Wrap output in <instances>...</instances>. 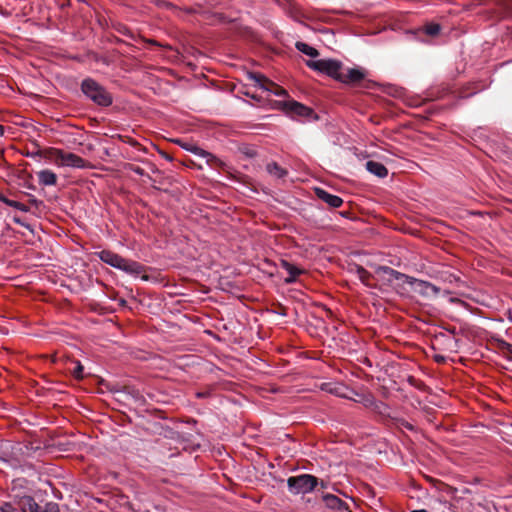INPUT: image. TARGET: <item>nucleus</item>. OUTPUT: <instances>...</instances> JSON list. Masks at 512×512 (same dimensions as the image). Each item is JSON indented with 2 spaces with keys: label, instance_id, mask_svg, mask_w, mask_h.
I'll return each instance as SVG.
<instances>
[{
  "label": "nucleus",
  "instance_id": "1",
  "mask_svg": "<svg viewBox=\"0 0 512 512\" xmlns=\"http://www.w3.org/2000/svg\"><path fill=\"white\" fill-rule=\"evenodd\" d=\"M97 255L102 262L124 271L127 274L140 276L145 272V267L139 262L126 259L110 250H102L98 252Z\"/></svg>",
  "mask_w": 512,
  "mask_h": 512
},
{
  "label": "nucleus",
  "instance_id": "2",
  "mask_svg": "<svg viewBox=\"0 0 512 512\" xmlns=\"http://www.w3.org/2000/svg\"><path fill=\"white\" fill-rule=\"evenodd\" d=\"M81 90L94 103L100 106H109L112 104V96L109 92L106 91L104 87H102L95 80L88 78L83 80L81 84Z\"/></svg>",
  "mask_w": 512,
  "mask_h": 512
},
{
  "label": "nucleus",
  "instance_id": "3",
  "mask_svg": "<svg viewBox=\"0 0 512 512\" xmlns=\"http://www.w3.org/2000/svg\"><path fill=\"white\" fill-rule=\"evenodd\" d=\"M47 157L59 167L86 168L88 163L80 156L58 148H50Z\"/></svg>",
  "mask_w": 512,
  "mask_h": 512
},
{
  "label": "nucleus",
  "instance_id": "4",
  "mask_svg": "<svg viewBox=\"0 0 512 512\" xmlns=\"http://www.w3.org/2000/svg\"><path fill=\"white\" fill-rule=\"evenodd\" d=\"M318 479L310 474H301L287 479L289 491L293 494H307L315 489Z\"/></svg>",
  "mask_w": 512,
  "mask_h": 512
},
{
  "label": "nucleus",
  "instance_id": "5",
  "mask_svg": "<svg viewBox=\"0 0 512 512\" xmlns=\"http://www.w3.org/2000/svg\"><path fill=\"white\" fill-rule=\"evenodd\" d=\"M306 65L312 70L325 74L336 80L339 79V75L342 70V63L335 59L309 60L306 62Z\"/></svg>",
  "mask_w": 512,
  "mask_h": 512
},
{
  "label": "nucleus",
  "instance_id": "6",
  "mask_svg": "<svg viewBox=\"0 0 512 512\" xmlns=\"http://www.w3.org/2000/svg\"><path fill=\"white\" fill-rule=\"evenodd\" d=\"M405 282L412 286V289L415 293L428 299L437 297L441 291L439 287L430 282L419 280L410 276H407Z\"/></svg>",
  "mask_w": 512,
  "mask_h": 512
},
{
  "label": "nucleus",
  "instance_id": "7",
  "mask_svg": "<svg viewBox=\"0 0 512 512\" xmlns=\"http://www.w3.org/2000/svg\"><path fill=\"white\" fill-rule=\"evenodd\" d=\"M282 109L292 117L310 120L315 118L313 110L296 101H284L281 103Z\"/></svg>",
  "mask_w": 512,
  "mask_h": 512
},
{
  "label": "nucleus",
  "instance_id": "8",
  "mask_svg": "<svg viewBox=\"0 0 512 512\" xmlns=\"http://www.w3.org/2000/svg\"><path fill=\"white\" fill-rule=\"evenodd\" d=\"M354 394L355 397L351 396V400L354 402L362 404L364 407L373 410L376 413L384 414L386 413L387 407L383 402L377 401L375 397L370 393L359 394L353 391H350V394Z\"/></svg>",
  "mask_w": 512,
  "mask_h": 512
},
{
  "label": "nucleus",
  "instance_id": "9",
  "mask_svg": "<svg viewBox=\"0 0 512 512\" xmlns=\"http://www.w3.org/2000/svg\"><path fill=\"white\" fill-rule=\"evenodd\" d=\"M375 276L378 280L391 283L394 280L406 281L408 275L400 273L388 266H378L375 269Z\"/></svg>",
  "mask_w": 512,
  "mask_h": 512
},
{
  "label": "nucleus",
  "instance_id": "10",
  "mask_svg": "<svg viewBox=\"0 0 512 512\" xmlns=\"http://www.w3.org/2000/svg\"><path fill=\"white\" fill-rule=\"evenodd\" d=\"M249 78L257 83L260 88L270 91L277 96H285L287 94L283 88L269 81L261 74L249 73Z\"/></svg>",
  "mask_w": 512,
  "mask_h": 512
},
{
  "label": "nucleus",
  "instance_id": "11",
  "mask_svg": "<svg viewBox=\"0 0 512 512\" xmlns=\"http://www.w3.org/2000/svg\"><path fill=\"white\" fill-rule=\"evenodd\" d=\"M365 76L366 74L362 69L349 68L346 71L342 69L338 81L345 84L356 85L360 83Z\"/></svg>",
  "mask_w": 512,
  "mask_h": 512
},
{
  "label": "nucleus",
  "instance_id": "12",
  "mask_svg": "<svg viewBox=\"0 0 512 512\" xmlns=\"http://www.w3.org/2000/svg\"><path fill=\"white\" fill-rule=\"evenodd\" d=\"M321 389L342 398H351L349 389L340 383H324Z\"/></svg>",
  "mask_w": 512,
  "mask_h": 512
},
{
  "label": "nucleus",
  "instance_id": "13",
  "mask_svg": "<svg viewBox=\"0 0 512 512\" xmlns=\"http://www.w3.org/2000/svg\"><path fill=\"white\" fill-rule=\"evenodd\" d=\"M315 193L319 199H321L322 201H324L333 208H338L343 203V200L339 196L330 194L329 192L321 188H316Z\"/></svg>",
  "mask_w": 512,
  "mask_h": 512
},
{
  "label": "nucleus",
  "instance_id": "14",
  "mask_svg": "<svg viewBox=\"0 0 512 512\" xmlns=\"http://www.w3.org/2000/svg\"><path fill=\"white\" fill-rule=\"evenodd\" d=\"M37 176L40 185L54 186L57 183V175L49 169L39 171Z\"/></svg>",
  "mask_w": 512,
  "mask_h": 512
},
{
  "label": "nucleus",
  "instance_id": "15",
  "mask_svg": "<svg viewBox=\"0 0 512 512\" xmlns=\"http://www.w3.org/2000/svg\"><path fill=\"white\" fill-rule=\"evenodd\" d=\"M366 169L370 173H372L378 177H381V178L386 177L388 174L387 168L382 163L372 161V160L366 162Z\"/></svg>",
  "mask_w": 512,
  "mask_h": 512
},
{
  "label": "nucleus",
  "instance_id": "16",
  "mask_svg": "<svg viewBox=\"0 0 512 512\" xmlns=\"http://www.w3.org/2000/svg\"><path fill=\"white\" fill-rule=\"evenodd\" d=\"M185 149L191 151L192 153H194L196 155L206 158L207 163L210 165H215V164L220 163V161L215 156H213L209 152H207L195 145L185 146Z\"/></svg>",
  "mask_w": 512,
  "mask_h": 512
},
{
  "label": "nucleus",
  "instance_id": "17",
  "mask_svg": "<svg viewBox=\"0 0 512 512\" xmlns=\"http://www.w3.org/2000/svg\"><path fill=\"white\" fill-rule=\"evenodd\" d=\"M19 505L22 512H38V510L40 509V507L34 501V499L29 496L23 497L20 500Z\"/></svg>",
  "mask_w": 512,
  "mask_h": 512
},
{
  "label": "nucleus",
  "instance_id": "18",
  "mask_svg": "<svg viewBox=\"0 0 512 512\" xmlns=\"http://www.w3.org/2000/svg\"><path fill=\"white\" fill-rule=\"evenodd\" d=\"M282 266L289 273V277L285 279L286 283L294 282L296 280V277L302 272L299 268L290 264L287 261H283Z\"/></svg>",
  "mask_w": 512,
  "mask_h": 512
},
{
  "label": "nucleus",
  "instance_id": "19",
  "mask_svg": "<svg viewBox=\"0 0 512 512\" xmlns=\"http://www.w3.org/2000/svg\"><path fill=\"white\" fill-rule=\"evenodd\" d=\"M266 170L270 175H272L276 178H283L287 174V171L285 169H283L282 167H280L275 162L268 163L266 166Z\"/></svg>",
  "mask_w": 512,
  "mask_h": 512
},
{
  "label": "nucleus",
  "instance_id": "20",
  "mask_svg": "<svg viewBox=\"0 0 512 512\" xmlns=\"http://www.w3.org/2000/svg\"><path fill=\"white\" fill-rule=\"evenodd\" d=\"M296 48L300 52H302V53H304V54H306V55H308L310 57H317L318 54H319L318 51L315 48L311 47L310 45H308V44H306L304 42H297L296 43Z\"/></svg>",
  "mask_w": 512,
  "mask_h": 512
},
{
  "label": "nucleus",
  "instance_id": "21",
  "mask_svg": "<svg viewBox=\"0 0 512 512\" xmlns=\"http://www.w3.org/2000/svg\"><path fill=\"white\" fill-rule=\"evenodd\" d=\"M0 201L5 203L6 205L14 207V208H16V209H18L20 211H23V212H28L29 211V208L25 204L20 203L18 201L10 200V199L6 198L3 195H0Z\"/></svg>",
  "mask_w": 512,
  "mask_h": 512
},
{
  "label": "nucleus",
  "instance_id": "22",
  "mask_svg": "<svg viewBox=\"0 0 512 512\" xmlns=\"http://www.w3.org/2000/svg\"><path fill=\"white\" fill-rule=\"evenodd\" d=\"M323 500L328 507L333 509L338 508L341 504V500L337 496L331 494L325 495Z\"/></svg>",
  "mask_w": 512,
  "mask_h": 512
},
{
  "label": "nucleus",
  "instance_id": "23",
  "mask_svg": "<svg viewBox=\"0 0 512 512\" xmlns=\"http://www.w3.org/2000/svg\"><path fill=\"white\" fill-rule=\"evenodd\" d=\"M357 274H358V277L359 279L366 285H370L369 283V279H370V274L368 271H366L363 267H358L357 268Z\"/></svg>",
  "mask_w": 512,
  "mask_h": 512
},
{
  "label": "nucleus",
  "instance_id": "24",
  "mask_svg": "<svg viewBox=\"0 0 512 512\" xmlns=\"http://www.w3.org/2000/svg\"><path fill=\"white\" fill-rule=\"evenodd\" d=\"M38 512H59L58 505L53 502L46 503L43 507H40Z\"/></svg>",
  "mask_w": 512,
  "mask_h": 512
},
{
  "label": "nucleus",
  "instance_id": "25",
  "mask_svg": "<svg viewBox=\"0 0 512 512\" xmlns=\"http://www.w3.org/2000/svg\"><path fill=\"white\" fill-rule=\"evenodd\" d=\"M440 31V26L438 24H428L426 27H425V32L426 34L428 35H431V36H434V35H437Z\"/></svg>",
  "mask_w": 512,
  "mask_h": 512
},
{
  "label": "nucleus",
  "instance_id": "26",
  "mask_svg": "<svg viewBox=\"0 0 512 512\" xmlns=\"http://www.w3.org/2000/svg\"><path fill=\"white\" fill-rule=\"evenodd\" d=\"M82 373H83V366L79 362H77L76 366L73 370V375L76 378H82Z\"/></svg>",
  "mask_w": 512,
  "mask_h": 512
},
{
  "label": "nucleus",
  "instance_id": "27",
  "mask_svg": "<svg viewBox=\"0 0 512 512\" xmlns=\"http://www.w3.org/2000/svg\"><path fill=\"white\" fill-rule=\"evenodd\" d=\"M2 512H16L17 510L9 503H5L1 506Z\"/></svg>",
  "mask_w": 512,
  "mask_h": 512
},
{
  "label": "nucleus",
  "instance_id": "28",
  "mask_svg": "<svg viewBox=\"0 0 512 512\" xmlns=\"http://www.w3.org/2000/svg\"><path fill=\"white\" fill-rule=\"evenodd\" d=\"M505 349H506L507 354L509 355V357L512 360V345L506 344V348Z\"/></svg>",
  "mask_w": 512,
  "mask_h": 512
},
{
  "label": "nucleus",
  "instance_id": "29",
  "mask_svg": "<svg viewBox=\"0 0 512 512\" xmlns=\"http://www.w3.org/2000/svg\"><path fill=\"white\" fill-rule=\"evenodd\" d=\"M133 170H134V172H136L139 175H143L144 174L143 169H141L140 167L134 168Z\"/></svg>",
  "mask_w": 512,
  "mask_h": 512
},
{
  "label": "nucleus",
  "instance_id": "30",
  "mask_svg": "<svg viewBox=\"0 0 512 512\" xmlns=\"http://www.w3.org/2000/svg\"><path fill=\"white\" fill-rule=\"evenodd\" d=\"M446 280L452 283L453 281H457L458 279L453 275H449V277Z\"/></svg>",
  "mask_w": 512,
  "mask_h": 512
},
{
  "label": "nucleus",
  "instance_id": "31",
  "mask_svg": "<svg viewBox=\"0 0 512 512\" xmlns=\"http://www.w3.org/2000/svg\"><path fill=\"white\" fill-rule=\"evenodd\" d=\"M4 134V128L2 125H0V136H2Z\"/></svg>",
  "mask_w": 512,
  "mask_h": 512
},
{
  "label": "nucleus",
  "instance_id": "32",
  "mask_svg": "<svg viewBox=\"0 0 512 512\" xmlns=\"http://www.w3.org/2000/svg\"><path fill=\"white\" fill-rule=\"evenodd\" d=\"M411 512H427V510H425V509H419V510H413V511H411Z\"/></svg>",
  "mask_w": 512,
  "mask_h": 512
}]
</instances>
